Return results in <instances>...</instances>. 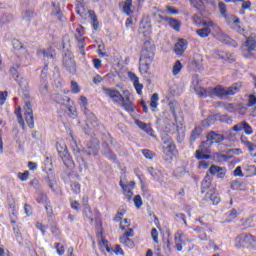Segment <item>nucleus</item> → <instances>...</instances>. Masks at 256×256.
<instances>
[{"label": "nucleus", "instance_id": "obj_1", "mask_svg": "<svg viewBox=\"0 0 256 256\" xmlns=\"http://www.w3.org/2000/svg\"><path fill=\"white\" fill-rule=\"evenodd\" d=\"M241 90V84L235 83L232 86L225 88L223 86H216L215 88H203L196 86L195 92L200 97H219V99H223V97H227V95H235L239 93Z\"/></svg>", "mask_w": 256, "mask_h": 256}, {"label": "nucleus", "instance_id": "obj_2", "mask_svg": "<svg viewBox=\"0 0 256 256\" xmlns=\"http://www.w3.org/2000/svg\"><path fill=\"white\" fill-rule=\"evenodd\" d=\"M208 26L212 27V33L218 41H220L221 43H224V45H230V47H234V49H237V47H239V44L237 43V41L229 38V36L223 33L221 28L217 24H215L213 21H210Z\"/></svg>", "mask_w": 256, "mask_h": 256}, {"label": "nucleus", "instance_id": "obj_3", "mask_svg": "<svg viewBox=\"0 0 256 256\" xmlns=\"http://www.w3.org/2000/svg\"><path fill=\"white\" fill-rule=\"evenodd\" d=\"M163 141V159H165L168 163H171L173 161V157H175V151H176V146L175 143L173 142V139L169 137L168 135H164L162 137Z\"/></svg>", "mask_w": 256, "mask_h": 256}, {"label": "nucleus", "instance_id": "obj_4", "mask_svg": "<svg viewBox=\"0 0 256 256\" xmlns=\"http://www.w3.org/2000/svg\"><path fill=\"white\" fill-rule=\"evenodd\" d=\"M86 115V126L88 127V130H86V133H91V131H94L96 133H103L105 131V127L101 125V122H99V119H97V116L93 114L92 112H85Z\"/></svg>", "mask_w": 256, "mask_h": 256}, {"label": "nucleus", "instance_id": "obj_5", "mask_svg": "<svg viewBox=\"0 0 256 256\" xmlns=\"http://www.w3.org/2000/svg\"><path fill=\"white\" fill-rule=\"evenodd\" d=\"M155 57V46L151 42L146 41L142 47L140 54V61H146L148 63H153Z\"/></svg>", "mask_w": 256, "mask_h": 256}, {"label": "nucleus", "instance_id": "obj_6", "mask_svg": "<svg viewBox=\"0 0 256 256\" xmlns=\"http://www.w3.org/2000/svg\"><path fill=\"white\" fill-rule=\"evenodd\" d=\"M120 187L123 190V195L127 197V199H131L133 197V189H135V181H127V177H121L119 182Z\"/></svg>", "mask_w": 256, "mask_h": 256}, {"label": "nucleus", "instance_id": "obj_7", "mask_svg": "<svg viewBox=\"0 0 256 256\" xmlns=\"http://www.w3.org/2000/svg\"><path fill=\"white\" fill-rule=\"evenodd\" d=\"M169 107H170V111L175 116V103L170 102ZM175 121H176V125H177L176 130L178 133L177 141H178V143H182V141L185 139V127L183 126V120L178 121L177 117L175 116Z\"/></svg>", "mask_w": 256, "mask_h": 256}, {"label": "nucleus", "instance_id": "obj_8", "mask_svg": "<svg viewBox=\"0 0 256 256\" xmlns=\"http://www.w3.org/2000/svg\"><path fill=\"white\" fill-rule=\"evenodd\" d=\"M253 243H256V240L251 234H240L235 238V247L238 249L246 245H253Z\"/></svg>", "mask_w": 256, "mask_h": 256}, {"label": "nucleus", "instance_id": "obj_9", "mask_svg": "<svg viewBox=\"0 0 256 256\" xmlns=\"http://www.w3.org/2000/svg\"><path fill=\"white\" fill-rule=\"evenodd\" d=\"M102 91L105 93L106 97L112 99L113 103H117L119 105L123 101L124 96L116 89L104 87Z\"/></svg>", "mask_w": 256, "mask_h": 256}, {"label": "nucleus", "instance_id": "obj_10", "mask_svg": "<svg viewBox=\"0 0 256 256\" xmlns=\"http://www.w3.org/2000/svg\"><path fill=\"white\" fill-rule=\"evenodd\" d=\"M24 110L25 121L28 127H30V129H33V127H35V120L33 118V106H31V102H25Z\"/></svg>", "mask_w": 256, "mask_h": 256}, {"label": "nucleus", "instance_id": "obj_11", "mask_svg": "<svg viewBox=\"0 0 256 256\" xmlns=\"http://www.w3.org/2000/svg\"><path fill=\"white\" fill-rule=\"evenodd\" d=\"M119 105H121V107L128 113H133V111H135V104L131 101V94H129V91H124L123 99Z\"/></svg>", "mask_w": 256, "mask_h": 256}, {"label": "nucleus", "instance_id": "obj_12", "mask_svg": "<svg viewBox=\"0 0 256 256\" xmlns=\"http://www.w3.org/2000/svg\"><path fill=\"white\" fill-rule=\"evenodd\" d=\"M85 155H97L99 153V140L93 139L87 143L86 148L82 150Z\"/></svg>", "mask_w": 256, "mask_h": 256}, {"label": "nucleus", "instance_id": "obj_13", "mask_svg": "<svg viewBox=\"0 0 256 256\" xmlns=\"http://www.w3.org/2000/svg\"><path fill=\"white\" fill-rule=\"evenodd\" d=\"M63 65L69 73H75L76 66H75V60L73 59V55L71 53H66L63 57Z\"/></svg>", "mask_w": 256, "mask_h": 256}, {"label": "nucleus", "instance_id": "obj_14", "mask_svg": "<svg viewBox=\"0 0 256 256\" xmlns=\"http://www.w3.org/2000/svg\"><path fill=\"white\" fill-rule=\"evenodd\" d=\"M210 175H216L217 179H225L227 175V168L218 165H212L209 168Z\"/></svg>", "mask_w": 256, "mask_h": 256}, {"label": "nucleus", "instance_id": "obj_15", "mask_svg": "<svg viewBox=\"0 0 256 256\" xmlns=\"http://www.w3.org/2000/svg\"><path fill=\"white\" fill-rule=\"evenodd\" d=\"M207 144L213 145V143H221V141H225V136L223 134L215 133L213 131L207 134Z\"/></svg>", "mask_w": 256, "mask_h": 256}, {"label": "nucleus", "instance_id": "obj_16", "mask_svg": "<svg viewBox=\"0 0 256 256\" xmlns=\"http://www.w3.org/2000/svg\"><path fill=\"white\" fill-rule=\"evenodd\" d=\"M39 92L41 93V95H47V93H49V85L47 84V74H45L44 70H42L41 73Z\"/></svg>", "mask_w": 256, "mask_h": 256}, {"label": "nucleus", "instance_id": "obj_17", "mask_svg": "<svg viewBox=\"0 0 256 256\" xmlns=\"http://www.w3.org/2000/svg\"><path fill=\"white\" fill-rule=\"evenodd\" d=\"M240 141L241 143H243V145H245V147H247L251 157H256V145L253 142L249 141L246 136H241Z\"/></svg>", "mask_w": 256, "mask_h": 256}, {"label": "nucleus", "instance_id": "obj_18", "mask_svg": "<svg viewBox=\"0 0 256 256\" xmlns=\"http://www.w3.org/2000/svg\"><path fill=\"white\" fill-rule=\"evenodd\" d=\"M160 19L166 21L169 27H171V29H174V31H181V21L175 18H169L165 16H160Z\"/></svg>", "mask_w": 256, "mask_h": 256}, {"label": "nucleus", "instance_id": "obj_19", "mask_svg": "<svg viewBox=\"0 0 256 256\" xmlns=\"http://www.w3.org/2000/svg\"><path fill=\"white\" fill-rule=\"evenodd\" d=\"M38 55L47 59V61H53L55 59V50L52 47H48L47 49L38 50Z\"/></svg>", "mask_w": 256, "mask_h": 256}, {"label": "nucleus", "instance_id": "obj_20", "mask_svg": "<svg viewBox=\"0 0 256 256\" xmlns=\"http://www.w3.org/2000/svg\"><path fill=\"white\" fill-rule=\"evenodd\" d=\"M209 22L210 21L204 23L206 27L196 30L198 37L205 39L206 37H209V35H211V31H213V26H209Z\"/></svg>", "mask_w": 256, "mask_h": 256}, {"label": "nucleus", "instance_id": "obj_21", "mask_svg": "<svg viewBox=\"0 0 256 256\" xmlns=\"http://www.w3.org/2000/svg\"><path fill=\"white\" fill-rule=\"evenodd\" d=\"M147 171L154 179V181H158V183L163 182V173H161V170L153 167H148Z\"/></svg>", "mask_w": 256, "mask_h": 256}, {"label": "nucleus", "instance_id": "obj_22", "mask_svg": "<svg viewBox=\"0 0 256 256\" xmlns=\"http://www.w3.org/2000/svg\"><path fill=\"white\" fill-rule=\"evenodd\" d=\"M153 62H147L145 60H139V71L142 76L147 77L149 75V69Z\"/></svg>", "mask_w": 256, "mask_h": 256}, {"label": "nucleus", "instance_id": "obj_23", "mask_svg": "<svg viewBox=\"0 0 256 256\" xmlns=\"http://www.w3.org/2000/svg\"><path fill=\"white\" fill-rule=\"evenodd\" d=\"M121 5L123 13L128 17H131V15H133V0H125L124 2H121Z\"/></svg>", "mask_w": 256, "mask_h": 256}, {"label": "nucleus", "instance_id": "obj_24", "mask_svg": "<svg viewBox=\"0 0 256 256\" xmlns=\"http://www.w3.org/2000/svg\"><path fill=\"white\" fill-rule=\"evenodd\" d=\"M174 239L177 251H183V245H185V241H188L187 238H185V235L181 233H176Z\"/></svg>", "mask_w": 256, "mask_h": 256}, {"label": "nucleus", "instance_id": "obj_25", "mask_svg": "<svg viewBox=\"0 0 256 256\" xmlns=\"http://www.w3.org/2000/svg\"><path fill=\"white\" fill-rule=\"evenodd\" d=\"M205 199L206 201H212L213 205H219V203H221V198L213 190H209L206 192Z\"/></svg>", "mask_w": 256, "mask_h": 256}, {"label": "nucleus", "instance_id": "obj_26", "mask_svg": "<svg viewBox=\"0 0 256 256\" xmlns=\"http://www.w3.org/2000/svg\"><path fill=\"white\" fill-rule=\"evenodd\" d=\"M185 49H187V41L184 39H180L174 46L176 55H183V53H185Z\"/></svg>", "mask_w": 256, "mask_h": 256}, {"label": "nucleus", "instance_id": "obj_27", "mask_svg": "<svg viewBox=\"0 0 256 256\" xmlns=\"http://www.w3.org/2000/svg\"><path fill=\"white\" fill-rule=\"evenodd\" d=\"M243 51H248V53H251V51H255L256 49V40L253 37H249L246 39V44L242 46Z\"/></svg>", "mask_w": 256, "mask_h": 256}, {"label": "nucleus", "instance_id": "obj_28", "mask_svg": "<svg viewBox=\"0 0 256 256\" xmlns=\"http://www.w3.org/2000/svg\"><path fill=\"white\" fill-rule=\"evenodd\" d=\"M12 45L15 49V51H18V53L20 55H27V48L25 47V45L23 44V42L15 39L12 41Z\"/></svg>", "mask_w": 256, "mask_h": 256}, {"label": "nucleus", "instance_id": "obj_29", "mask_svg": "<svg viewBox=\"0 0 256 256\" xmlns=\"http://www.w3.org/2000/svg\"><path fill=\"white\" fill-rule=\"evenodd\" d=\"M75 39L78 42L79 47H81L82 49L85 48V42L83 38V27L79 26L76 29Z\"/></svg>", "mask_w": 256, "mask_h": 256}, {"label": "nucleus", "instance_id": "obj_30", "mask_svg": "<svg viewBox=\"0 0 256 256\" xmlns=\"http://www.w3.org/2000/svg\"><path fill=\"white\" fill-rule=\"evenodd\" d=\"M58 153H60V157H62L65 165H67L68 167H71V165H73V159L71 158V156H69V153H67L66 148H64L62 152L58 150Z\"/></svg>", "mask_w": 256, "mask_h": 256}, {"label": "nucleus", "instance_id": "obj_31", "mask_svg": "<svg viewBox=\"0 0 256 256\" xmlns=\"http://www.w3.org/2000/svg\"><path fill=\"white\" fill-rule=\"evenodd\" d=\"M138 32L140 35H143V37H150L151 36V24L146 23V25H145L142 23Z\"/></svg>", "mask_w": 256, "mask_h": 256}, {"label": "nucleus", "instance_id": "obj_32", "mask_svg": "<svg viewBox=\"0 0 256 256\" xmlns=\"http://www.w3.org/2000/svg\"><path fill=\"white\" fill-rule=\"evenodd\" d=\"M201 133H203V129L201 127H195L190 135V145H193L194 141H197L199 137H201Z\"/></svg>", "mask_w": 256, "mask_h": 256}, {"label": "nucleus", "instance_id": "obj_33", "mask_svg": "<svg viewBox=\"0 0 256 256\" xmlns=\"http://www.w3.org/2000/svg\"><path fill=\"white\" fill-rule=\"evenodd\" d=\"M135 124L139 129H142V131H145L148 135H151L153 133V129H151V126H149L147 123L141 121V120H135Z\"/></svg>", "mask_w": 256, "mask_h": 256}, {"label": "nucleus", "instance_id": "obj_34", "mask_svg": "<svg viewBox=\"0 0 256 256\" xmlns=\"http://www.w3.org/2000/svg\"><path fill=\"white\" fill-rule=\"evenodd\" d=\"M211 176H209V174H207L201 184V193H206L207 189H209V187H211Z\"/></svg>", "mask_w": 256, "mask_h": 256}, {"label": "nucleus", "instance_id": "obj_35", "mask_svg": "<svg viewBox=\"0 0 256 256\" xmlns=\"http://www.w3.org/2000/svg\"><path fill=\"white\" fill-rule=\"evenodd\" d=\"M224 19H225L226 23L230 26L239 25V23H241L239 18H237L236 16H234L232 14H227L226 16H224Z\"/></svg>", "mask_w": 256, "mask_h": 256}, {"label": "nucleus", "instance_id": "obj_36", "mask_svg": "<svg viewBox=\"0 0 256 256\" xmlns=\"http://www.w3.org/2000/svg\"><path fill=\"white\" fill-rule=\"evenodd\" d=\"M120 243L122 245H124L125 247H128V249H133V247H135V242H133V240H131L129 237L127 236H121L120 237Z\"/></svg>", "mask_w": 256, "mask_h": 256}, {"label": "nucleus", "instance_id": "obj_37", "mask_svg": "<svg viewBox=\"0 0 256 256\" xmlns=\"http://www.w3.org/2000/svg\"><path fill=\"white\" fill-rule=\"evenodd\" d=\"M82 203H83V207H84V213H85L86 217H89L88 213H91V206H89V197L83 196Z\"/></svg>", "mask_w": 256, "mask_h": 256}, {"label": "nucleus", "instance_id": "obj_38", "mask_svg": "<svg viewBox=\"0 0 256 256\" xmlns=\"http://www.w3.org/2000/svg\"><path fill=\"white\" fill-rule=\"evenodd\" d=\"M90 19L92 21V27L94 31H97L99 29V20H97V15H95V12L89 11Z\"/></svg>", "mask_w": 256, "mask_h": 256}, {"label": "nucleus", "instance_id": "obj_39", "mask_svg": "<svg viewBox=\"0 0 256 256\" xmlns=\"http://www.w3.org/2000/svg\"><path fill=\"white\" fill-rule=\"evenodd\" d=\"M43 181L44 183H57V178L55 177L53 171L49 170V172H47L46 177H44Z\"/></svg>", "mask_w": 256, "mask_h": 256}, {"label": "nucleus", "instance_id": "obj_40", "mask_svg": "<svg viewBox=\"0 0 256 256\" xmlns=\"http://www.w3.org/2000/svg\"><path fill=\"white\" fill-rule=\"evenodd\" d=\"M70 189L74 195L81 193V184L79 182H70Z\"/></svg>", "mask_w": 256, "mask_h": 256}, {"label": "nucleus", "instance_id": "obj_41", "mask_svg": "<svg viewBox=\"0 0 256 256\" xmlns=\"http://www.w3.org/2000/svg\"><path fill=\"white\" fill-rule=\"evenodd\" d=\"M13 20V15L11 14H4L0 17V27H3V25H6V23H9Z\"/></svg>", "mask_w": 256, "mask_h": 256}, {"label": "nucleus", "instance_id": "obj_42", "mask_svg": "<svg viewBox=\"0 0 256 256\" xmlns=\"http://www.w3.org/2000/svg\"><path fill=\"white\" fill-rule=\"evenodd\" d=\"M157 101H159V94L154 93L151 96V101H150V107H152L153 111H155V109H157V106L159 105V103H157Z\"/></svg>", "mask_w": 256, "mask_h": 256}, {"label": "nucleus", "instance_id": "obj_43", "mask_svg": "<svg viewBox=\"0 0 256 256\" xmlns=\"http://www.w3.org/2000/svg\"><path fill=\"white\" fill-rule=\"evenodd\" d=\"M181 69H183V64H181V61L177 60L172 68L173 75H179Z\"/></svg>", "mask_w": 256, "mask_h": 256}, {"label": "nucleus", "instance_id": "obj_44", "mask_svg": "<svg viewBox=\"0 0 256 256\" xmlns=\"http://www.w3.org/2000/svg\"><path fill=\"white\" fill-rule=\"evenodd\" d=\"M22 17L24 21H27V23H29V21H31V19L35 17V12L33 10H27L23 13Z\"/></svg>", "mask_w": 256, "mask_h": 256}, {"label": "nucleus", "instance_id": "obj_45", "mask_svg": "<svg viewBox=\"0 0 256 256\" xmlns=\"http://www.w3.org/2000/svg\"><path fill=\"white\" fill-rule=\"evenodd\" d=\"M16 117L18 119L19 125H21L22 129H25V121L23 120V115H21V107H19L16 111Z\"/></svg>", "mask_w": 256, "mask_h": 256}, {"label": "nucleus", "instance_id": "obj_46", "mask_svg": "<svg viewBox=\"0 0 256 256\" xmlns=\"http://www.w3.org/2000/svg\"><path fill=\"white\" fill-rule=\"evenodd\" d=\"M142 155H144L145 159H149L150 161L153 160L155 157V152L149 150V149H143L141 150Z\"/></svg>", "mask_w": 256, "mask_h": 256}, {"label": "nucleus", "instance_id": "obj_47", "mask_svg": "<svg viewBox=\"0 0 256 256\" xmlns=\"http://www.w3.org/2000/svg\"><path fill=\"white\" fill-rule=\"evenodd\" d=\"M195 157L198 160H201V159H211V155L205 154L201 150H196Z\"/></svg>", "mask_w": 256, "mask_h": 256}, {"label": "nucleus", "instance_id": "obj_48", "mask_svg": "<svg viewBox=\"0 0 256 256\" xmlns=\"http://www.w3.org/2000/svg\"><path fill=\"white\" fill-rule=\"evenodd\" d=\"M224 109H226V111H229V113H237V104H224Z\"/></svg>", "mask_w": 256, "mask_h": 256}, {"label": "nucleus", "instance_id": "obj_49", "mask_svg": "<svg viewBox=\"0 0 256 256\" xmlns=\"http://www.w3.org/2000/svg\"><path fill=\"white\" fill-rule=\"evenodd\" d=\"M246 123H247V121L239 122L238 124H236L232 127V131H235L236 133H239V131H243Z\"/></svg>", "mask_w": 256, "mask_h": 256}, {"label": "nucleus", "instance_id": "obj_50", "mask_svg": "<svg viewBox=\"0 0 256 256\" xmlns=\"http://www.w3.org/2000/svg\"><path fill=\"white\" fill-rule=\"evenodd\" d=\"M21 89L25 90L27 87H29V82L25 78H18L16 79Z\"/></svg>", "mask_w": 256, "mask_h": 256}, {"label": "nucleus", "instance_id": "obj_51", "mask_svg": "<svg viewBox=\"0 0 256 256\" xmlns=\"http://www.w3.org/2000/svg\"><path fill=\"white\" fill-rule=\"evenodd\" d=\"M87 105H88L87 97L81 96L80 97V107L84 108V114H85V112L86 113H91L89 110H87Z\"/></svg>", "mask_w": 256, "mask_h": 256}, {"label": "nucleus", "instance_id": "obj_52", "mask_svg": "<svg viewBox=\"0 0 256 256\" xmlns=\"http://www.w3.org/2000/svg\"><path fill=\"white\" fill-rule=\"evenodd\" d=\"M18 68L19 64H16L10 68V73L15 80L19 79V72L17 71Z\"/></svg>", "mask_w": 256, "mask_h": 256}, {"label": "nucleus", "instance_id": "obj_53", "mask_svg": "<svg viewBox=\"0 0 256 256\" xmlns=\"http://www.w3.org/2000/svg\"><path fill=\"white\" fill-rule=\"evenodd\" d=\"M134 205L137 209H141L143 206V199L141 198V195H136L134 197Z\"/></svg>", "mask_w": 256, "mask_h": 256}, {"label": "nucleus", "instance_id": "obj_54", "mask_svg": "<svg viewBox=\"0 0 256 256\" xmlns=\"http://www.w3.org/2000/svg\"><path fill=\"white\" fill-rule=\"evenodd\" d=\"M194 9H201L203 7V0H189Z\"/></svg>", "mask_w": 256, "mask_h": 256}, {"label": "nucleus", "instance_id": "obj_55", "mask_svg": "<svg viewBox=\"0 0 256 256\" xmlns=\"http://www.w3.org/2000/svg\"><path fill=\"white\" fill-rule=\"evenodd\" d=\"M218 56L220 59H223L224 61L231 59V53L226 51H219Z\"/></svg>", "mask_w": 256, "mask_h": 256}, {"label": "nucleus", "instance_id": "obj_56", "mask_svg": "<svg viewBox=\"0 0 256 256\" xmlns=\"http://www.w3.org/2000/svg\"><path fill=\"white\" fill-rule=\"evenodd\" d=\"M236 113H239V115H245L247 113V107L236 104Z\"/></svg>", "mask_w": 256, "mask_h": 256}, {"label": "nucleus", "instance_id": "obj_57", "mask_svg": "<svg viewBox=\"0 0 256 256\" xmlns=\"http://www.w3.org/2000/svg\"><path fill=\"white\" fill-rule=\"evenodd\" d=\"M218 7L222 17H225L227 15V5L223 2H219Z\"/></svg>", "mask_w": 256, "mask_h": 256}, {"label": "nucleus", "instance_id": "obj_58", "mask_svg": "<svg viewBox=\"0 0 256 256\" xmlns=\"http://www.w3.org/2000/svg\"><path fill=\"white\" fill-rule=\"evenodd\" d=\"M71 91L74 94H77L81 91V88H79V84H77V82H75V81L71 82Z\"/></svg>", "mask_w": 256, "mask_h": 256}, {"label": "nucleus", "instance_id": "obj_59", "mask_svg": "<svg viewBox=\"0 0 256 256\" xmlns=\"http://www.w3.org/2000/svg\"><path fill=\"white\" fill-rule=\"evenodd\" d=\"M104 155H106V157L108 159H111L112 161H115V159H117V155H115V153H113V151L109 149L105 150Z\"/></svg>", "mask_w": 256, "mask_h": 256}, {"label": "nucleus", "instance_id": "obj_60", "mask_svg": "<svg viewBox=\"0 0 256 256\" xmlns=\"http://www.w3.org/2000/svg\"><path fill=\"white\" fill-rule=\"evenodd\" d=\"M128 77H129L130 81H132L133 85H134L135 83H138V82H139V78H138V76H137L136 73L128 72Z\"/></svg>", "mask_w": 256, "mask_h": 256}, {"label": "nucleus", "instance_id": "obj_61", "mask_svg": "<svg viewBox=\"0 0 256 256\" xmlns=\"http://www.w3.org/2000/svg\"><path fill=\"white\" fill-rule=\"evenodd\" d=\"M55 249H56L58 255H60V256L65 255V247L61 246L60 243L55 244Z\"/></svg>", "mask_w": 256, "mask_h": 256}, {"label": "nucleus", "instance_id": "obj_62", "mask_svg": "<svg viewBox=\"0 0 256 256\" xmlns=\"http://www.w3.org/2000/svg\"><path fill=\"white\" fill-rule=\"evenodd\" d=\"M244 133L246 135H253V128L251 127V125H249V123L246 122V124H244V129H243Z\"/></svg>", "mask_w": 256, "mask_h": 256}, {"label": "nucleus", "instance_id": "obj_63", "mask_svg": "<svg viewBox=\"0 0 256 256\" xmlns=\"http://www.w3.org/2000/svg\"><path fill=\"white\" fill-rule=\"evenodd\" d=\"M256 105V94H251L248 99V107H254Z\"/></svg>", "mask_w": 256, "mask_h": 256}, {"label": "nucleus", "instance_id": "obj_64", "mask_svg": "<svg viewBox=\"0 0 256 256\" xmlns=\"http://www.w3.org/2000/svg\"><path fill=\"white\" fill-rule=\"evenodd\" d=\"M18 178L20 179V181H27V179H29V171H25L23 173L19 172Z\"/></svg>", "mask_w": 256, "mask_h": 256}]
</instances>
